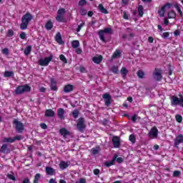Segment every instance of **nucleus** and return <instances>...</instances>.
<instances>
[{
  "instance_id": "338daca9",
  "label": "nucleus",
  "mask_w": 183,
  "mask_h": 183,
  "mask_svg": "<svg viewBox=\"0 0 183 183\" xmlns=\"http://www.w3.org/2000/svg\"><path fill=\"white\" fill-rule=\"evenodd\" d=\"M132 122H137V114H134L132 117Z\"/></svg>"
},
{
  "instance_id": "bf43d9fd",
  "label": "nucleus",
  "mask_w": 183,
  "mask_h": 183,
  "mask_svg": "<svg viewBox=\"0 0 183 183\" xmlns=\"http://www.w3.org/2000/svg\"><path fill=\"white\" fill-rule=\"evenodd\" d=\"M20 38L21 39H25L26 38V34H25V32H21L20 34Z\"/></svg>"
},
{
  "instance_id": "c9c22d12",
  "label": "nucleus",
  "mask_w": 183,
  "mask_h": 183,
  "mask_svg": "<svg viewBox=\"0 0 183 183\" xmlns=\"http://www.w3.org/2000/svg\"><path fill=\"white\" fill-rule=\"evenodd\" d=\"M99 151H101V147H99V146L96 147V148H93L92 149V152L93 155H97V154H98V152H99Z\"/></svg>"
},
{
  "instance_id": "b1692460",
  "label": "nucleus",
  "mask_w": 183,
  "mask_h": 183,
  "mask_svg": "<svg viewBox=\"0 0 183 183\" xmlns=\"http://www.w3.org/2000/svg\"><path fill=\"white\" fill-rule=\"evenodd\" d=\"M115 161H117V156H114L110 162H106L104 165L109 168V167H112L115 164Z\"/></svg>"
},
{
  "instance_id": "6ab92c4d",
  "label": "nucleus",
  "mask_w": 183,
  "mask_h": 183,
  "mask_svg": "<svg viewBox=\"0 0 183 183\" xmlns=\"http://www.w3.org/2000/svg\"><path fill=\"white\" fill-rule=\"evenodd\" d=\"M45 117L47 118H54V117H55V112L51 109H46L45 112Z\"/></svg>"
},
{
  "instance_id": "e2e57ef3",
  "label": "nucleus",
  "mask_w": 183,
  "mask_h": 183,
  "mask_svg": "<svg viewBox=\"0 0 183 183\" xmlns=\"http://www.w3.org/2000/svg\"><path fill=\"white\" fill-rule=\"evenodd\" d=\"M76 53L78 54V55H81V54H82V49H81V48H77L76 49Z\"/></svg>"
},
{
  "instance_id": "20e7f679",
  "label": "nucleus",
  "mask_w": 183,
  "mask_h": 183,
  "mask_svg": "<svg viewBox=\"0 0 183 183\" xmlns=\"http://www.w3.org/2000/svg\"><path fill=\"white\" fill-rule=\"evenodd\" d=\"M180 98H178L177 96L174 95L171 97V105L172 107H177V105H179L183 107V96L182 94L179 95Z\"/></svg>"
},
{
  "instance_id": "412c9836",
  "label": "nucleus",
  "mask_w": 183,
  "mask_h": 183,
  "mask_svg": "<svg viewBox=\"0 0 183 183\" xmlns=\"http://www.w3.org/2000/svg\"><path fill=\"white\" fill-rule=\"evenodd\" d=\"M55 40L59 44V45H63L64 41H62V36L60 32H58L55 36Z\"/></svg>"
},
{
  "instance_id": "4be33fe9",
  "label": "nucleus",
  "mask_w": 183,
  "mask_h": 183,
  "mask_svg": "<svg viewBox=\"0 0 183 183\" xmlns=\"http://www.w3.org/2000/svg\"><path fill=\"white\" fill-rule=\"evenodd\" d=\"M102 59H104V58L100 55L99 56H94L92 61L94 62V64L99 65V64L102 62Z\"/></svg>"
},
{
  "instance_id": "864d4df0",
  "label": "nucleus",
  "mask_w": 183,
  "mask_h": 183,
  "mask_svg": "<svg viewBox=\"0 0 183 183\" xmlns=\"http://www.w3.org/2000/svg\"><path fill=\"white\" fill-rule=\"evenodd\" d=\"M87 2H86V0H80L79 1V5L80 6H84V5H86Z\"/></svg>"
},
{
  "instance_id": "bb28decb",
  "label": "nucleus",
  "mask_w": 183,
  "mask_h": 183,
  "mask_svg": "<svg viewBox=\"0 0 183 183\" xmlns=\"http://www.w3.org/2000/svg\"><path fill=\"white\" fill-rule=\"evenodd\" d=\"M167 18L169 19H175L177 18V13L174 11H171L167 14Z\"/></svg>"
},
{
  "instance_id": "72a5a7b5",
  "label": "nucleus",
  "mask_w": 183,
  "mask_h": 183,
  "mask_svg": "<svg viewBox=\"0 0 183 183\" xmlns=\"http://www.w3.org/2000/svg\"><path fill=\"white\" fill-rule=\"evenodd\" d=\"M14 73L12 71H4V77L5 78H11V76H14Z\"/></svg>"
},
{
  "instance_id": "1a4fd4ad",
  "label": "nucleus",
  "mask_w": 183,
  "mask_h": 183,
  "mask_svg": "<svg viewBox=\"0 0 183 183\" xmlns=\"http://www.w3.org/2000/svg\"><path fill=\"white\" fill-rule=\"evenodd\" d=\"M21 139H22V135H17L14 137H4L2 142H9L10 144H12L16 141H21Z\"/></svg>"
},
{
  "instance_id": "cd10ccee",
  "label": "nucleus",
  "mask_w": 183,
  "mask_h": 183,
  "mask_svg": "<svg viewBox=\"0 0 183 183\" xmlns=\"http://www.w3.org/2000/svg\"><path fill=\"white\" fill-rule=\"evenodd\" d=\"M121 56V51L117 49L112 56V59H117Z\"/></svg>"
},
{
  "instance_id": "c85d7f7f",
  "label": "nucleus",
  "mask_w": 183,
  "mask_h": 183,
  "mask_svg": "<svg viewBox=\"0 0 183 183\" xmlns=\"http://www.w3.org/2000/svg\"><path fill=\"white\" fill-rule=\"evenodd\" d=\"M120 74L122 75L123 79H125V78H127V75H128V71L127 68L122 67L120 70Z\"/></svg>"
},
{
  "instance_id": "8fccbe9b",
  "label": "nucleus",
  "mask_w": 183,
  "mask_h": 183,
  "mask_svg": "<svg viewBox=\"0 0 183 183\" xmlns=\"http://www.w3.org/2000/svg\"><path fill=\"white\" fill-rule=\"evenodd\" d=\"M169 75H172V72H174V67L171 66V64L168 65Z\"/></svg>"
},
{
  "instance_id": "4c0bfd02",
  "label": "nucleus",
  "mask_w": 183,
  "mask_h": 183,
  "mask_svg": "<svg viewBox=\"0 0 183 183\" xmlns=\"http://www.w3.org/2000/svg\"><path fill=\"white\" fill-rule=\"evenodd\" d=\"M39 179H41V174L37 173L34 176V179L33 183H39Z\"/></svg>"
},
{
  "instance_id": "5701e85b",
  "label": "nucleus",
  "mask_w": 183,
  "mask_h": 183,
  "mask_svg": "<svg viewBox=\"0 0 183 183\" xmlns=\"http://www.w3.org/2000/svg\"><path fill=\"white\" fill-rule=\"evenodd\" d=\"M98 9L100 12H102V14H109L108 10H107V9L104 7V4H99Z\"/></svg>"
},
{
  "instance_id": "9b49d317",
  "label": "nucleus",
  "mask_w": 183,
  "mask_h": 183,
  "mask_svg": "<svg viewBox=\"0 0 183 183\" xmlns=\"http://www.w3.org/2000/svg\"><path fill=\"white\" fill-rule=\"evenodd\" d=\"M102 98L104 101L106 107H111V104H112L111 102V99H112L111 95L109 93H106L103 94Z\"/></svg>"
},
{
  "instance_id": "39448f33",
  "label": "nucleus",
  "mask_w": 183,
  "mask_h": 183,
  "mask_svg": "<svg viewBox=\"0 0 183 183\" xmlns=\"http://www.w3.org/2000/svg\"><path fill=\"white\" fill-rule=\"evenodd\" d=\"M13 124L15 125L16 130L19 134H22L24 132V129H25V124L21 122L18 121V119H14Z\"/></svg>"
},
{
  "instance_id": "0e129e2a",
  "label": "nucleus",
  "mask_w": 183,
  "mask_h": 183,
  "mask_svg": "<svg viewBox=\"0 0 183 183\" xmlns=\"http://www.w3.org/2000/svg\"><path fill=\"white\" fill-rule=\"evenodd\" d=\"M162 38H168V36H169V32H164L162 34Z\"/></svg>"
},
{
  "instance_id": "6e6552de",
  "label": "nucleus",
  "mask_w": 183,
  "mask_h": 183,
  "mask_svg": "<svg viewBox=\"0 0 183 183\" xmlns=\"http://www.w3.org/2000/svg\"><path fill=\"white\" fill-rule=\"evenodd\" d=\"M86 127V126L85 125V119H84L83 117H80L78 119V122L76 124L77 129L80 131V132H84V129H85Z\"/></svg>"
},
{
  "instance_id": "49530a36",
  "label": "nucleus",
  "mask_w": 183,
  "mask_h": 183,
  "mask_svg": "<svg viewBox=\"0 0 183 183\" xmlns=\"http://www.w3.org/2000/svg\"><path fill=\"white\" fill-rule=\"evenodd\" d=\"M129 139L132 144H134L135 141H137V138L134 134H131L129 137Z\"/></svg>"
},
{
  "instance_id": "69168bd1",
  "label": "nucleus",
  "mask_w": 183,
  "mask_h": 183,
  "mask_svg": "<svg viewBox=\"0 0 183 183\" xmlns=\"http://www.w3.org/2000/svg\"><path fill=\"white\" fill-rule=\"evenodd\" d=\"M123 18L124 19L128 20V14H127V11H123Z\"/></svg>"
},
{
  "instance_id": "c756f323",
  "label": "nucleus",
  "mask_w": 183,
  "mask_h": 183,
  "mask_svg": "<svg viewBox=\"0 0 183 183\" xmlns=\"http://www.w3.org/2000/svg\"><path fill=\"white\" fill-rule=\"evenodd\" d=\"M137 11L139 13V16L142 18L144 16V6L139 5L137 8Z\"/></svg>"
},
{
  "instance_id": "7c9ffc66",
  "label": "nucleus",
  "mask_w": 183,
  "mask_h": 183,
  "mask_svg": "<svg viewBox=\"0 0 183 183\" xmlns=\"http://www.w3.org/2000/svg\"><path fill=\"white\" fill-rule=\"evenodd\" d=\"M56 20L57 21V22H66V21L65 20V16H64V15L57 14V16H56Z\"/></svg>"
},
{
  "instance_id": "09e8293b",
  "label": "nucleus",
  "mask_w": 183,
  "mask_h": 183,
  "mask_svg": "<svg viewBox=\"0 0 183 183\" xmlns=\"http://www.w3.org/2000/svg\"><path fill=\"white\" fill-rule=\"evenodd\" d=\"M65 12H66V11L65 9H64V8L59 9L57 11L58 15H64V14H65Z\"/></svg>"
},
{
  "instance_id": "a19ab883",
  "label": "nucleus",
  "mask_w": 183,
  "mask_h": 183,
  "mask_svg": "<svg viewBox=\"0 0 183 183\" xmlns=\"http://www.w3.org/2000/svg\"><path fill=\"white\" fill-rule=\"evenodd\" d=\"M59 59L62 62H64V64H68V60L66 59V57H65V55L61 54L59 56Z\"/></svg>"
},
{
  "instance_id": "c03bdc74",
  "label": "nucleus",
  "mask_w": 183,
  "mask_h": 183,
  "mask_svg": "<svg viewBox=\"0 0 183 183\" xmlns=\"http://www.w3.org/2000/svg\"><path fill=\"white\" fill-rule=\"evenodd\" d=\"M6 36H8L9 38L14 36V31L12 29H9L7 31Z\"/></svg>"
},
{
  "instance_id": "4468645a",
  "label": "nucleus",
  "mask_w": 183,
  "mask_h": 183,
  "mask_svg": "<svg viewBox=\"0 0 183 183\" xmlns=\"http://www.w3.org/2000/svg\"><path fill=\"white\" fill-rule=\"evenodd\" d=\"M57 117H59V119H61V121L65 119V109H64V108H59L57 109Z\"/></svg>"
},
{
  "instance_id": "aec40b11",
  "label": "nucleus",
  "mask_w": 183,
  "mask_h": 183,
  "mask_svg": "<svg viewBox=\"0 0 183 183\" xmlns=\"http://www.w3.org/2000/svg\"><path fill=\"white\" fill-rule=\"evenodd\" d=\"M44 27L47 31H51V29L54 28V23H52V20H48Z\"/></svg>"
},
{
  "instance_id": "5fc2aeb1",
  "label": "nucleus",
  "mask_w": 183,
  "mask_h": 183,
  "mask_svg": "<svg viewBox=\"0 0 183 183\" xmlns=\"http://www.w3.org/2000/svg\"><path fill=\"white\" fill-rule=\"evenodd\" d=\"M2 54H4V55H8L9 54V49L8 48H4L1 50Z\"/></svg>"
},
{
  "instance_id": "a211bd4d",
  "label": "nucleus",
  "mask_w": 183,
  "mask_h": 183,
  "mask_svg": "<svg viewBox=\"0 0 183 183\" xmlns=\"http://www.w3.org/2000/svg\"><path fill=\"white\" fill-rule=\"evenodd\" d=\"M0 152L1 154H9L11 152V150L9 148H8V144H3L0 149Z\"/></svg>"
},
{
  "instance_id": "2f4dec72",
  "label": "nucleus",
  "mask_w": 183,
  "mask_h": 183,
  "mask_svg": "<svg viewBox=\"0 0 183 183\" xmlns=\"http://www.w3.org/2000/svg\"><path fill=\"white\" fill-rule=\"evenodd\" d=\"M67 167H69V164H68V162L64 161L61 162L59 164V167L61 169H66Z\"/></svg>"
},
{
  "instance_id": "393cba45",
  "label": "nucleus",
  "mask_w": 183,
  "mask_h": 183,
  "mask_svg": "<svg viewBox=\"0 0 183 183\" xmlns=\"http://www.w3.org/2000/svg\"><path fill=\"white\" fill-rule=\"evenodd\" d=\"M59 132L62 135V137H64V138H65L66 135H71V133L65 128L60 129Z\"/></svg>"
},
{
  "instance_id": "a18cd8bd",
  "label": "nucleus",
  "mask_w": 183,
  "mask_h": 183,
  "mask_svg": "<svg viewBox=\"0 0 183 183\" xmlns=\"http://www.w3.org/2000/svg\"><path fill=\"white\" fill-rule=\"evenodd\" d=\"M112 72H113V74H119V70L118 69V67L116 66H113L112 68Z\"/></svg>"
},
{
  "instance_id": "680f3d73",
  "label": "nucleus",
  "mask_w": 183,
  "mask_h": 183,
  "mask_svg": "<svg viewBox=\"0 0 183 183\" xmlns=\"http://www.w3.org/2000/svg\"><path fill=\"white\" fill-rule=\"evenodd\" d=\"M40 127L42 129H46V128H48V126L46 125V124L45 123H41L40 124Z\"/></svg>"
},
{
  "instance_id": "f8f14e48",
  "label": "nucleus",
  "mask_w": 183,
  "mask_h": 183,
  "mask_svg": "<svg viewBox=\"0 0 183 183\" xmlns=\"http://www.w3.org/2000/svg\"><path fill=\"white\" fill-rule=\"evenodd\" d=\"M112 142L114 148H119V147H121V139L119 137L114 136L112 139Z\"/></svg>"
},
{
  "instance_id": "ddd939ff",
  "label": "nucleus",
  "mask_w": 183,
  "mask_h": 183,
  "mask_svg": "<svg viewBox=\"0 0 183 183\" xmlns=\"http://www.w3.org/2000/svg\"><path fill=\"white\" fill-rule=\"evenodd\" d=\"M182 143H183V135L182 134L177 135L174 139V147H176V148H178V146Z\"/></svg>"
},
{
  "instance_id": "473e14b6",
  "label": "nucleus",
  "mask_w": 183,
  "mask_h": 183,
  "mask_svg": "<svg viewBox=\"0 0 183 183\" xmlns=\"http://www.w3.org/2000/svg\"><path fill=\"white\" fill-rule=\"evenodd\" d=\"M32 52V46L29 45L27 46L26 48L24 49V55H29Z\"/></svg>"
},
{
  "instance_id": "e433bc0d",
  "label": "nucleus",
  "mask_w": 183,
  "mask_h": 183,
  "mask_svg": "<svg viewBox=\"0 0 183 183\" xmlns=\"http://www.w3.org/2000/svg\"><path fill=\"white\" fill-rule=\"evenodd\" d=\"M138 78H140V79H144V76H145V73L142 70H139L137 72Z\"/></svg>"
},
{
  "instance_id": "37998d69",
  "label": "nucleus",
  "mask_w": 183,
  "mask_h": 183,
  "mask_svg": "<svg viewBox=\"0 0 183 183\" xmlns=\"http://www.w3.org/2000/svg\"><path fill=\"white\" fill-rule=\"evenodd\" d=\"M72 115L74 119H76V118H78V117L79 116V111L75 109L74 111L72 112Z\"/></svg>"
},
{
  "instance_id": "f03ea898",
  "label": "nucleus",
  "mask_w": 183,
  "mask_h": 183,
  "mask_svg": "<svg viewBox=\"0 0 183 183\" xmlns=\"http://www.w3.org/2000/svg\"><path fill=\"white\" fill-rule=\"evenodd\" d=\"M25 92H31V86L28 84L18 86L15 89L16 95H22Z\"/></svg>"
},
{
  "instance_id": "4d7b16f0",
  "label": "nucleus",
  "mask_w": 183,
  "mask_h": 183,
  "mask_svg": "<svg viewBox=\"0 0 183 183\" xmlns=\"http://www.w3.org/2000/svg\"><path fill=\"white\" fill-rule=\"evenodd\" d=\"M116 161L118 162V164H122L124 162V158L122 157H116Z\"/></svg>"
},
{
  "instance_id": "052dcab7",
  "label": "nucleus",
  "mask_w": 183,
  "mask_h": 183,
  "mask_svg": "<svg viewBox=\"0 0 183 183\" xmlns=\"http://www.w3.org/2000/svg\"><path fill=\"white\" fill-rule=\"evenodd\" d=\"M94 175H99L101 171L99 169H94L93 171Z\"/></svg>"
},
{
  "instance_id": "6e6d98bb",
  "label": "nucleus",
  "mask_w": 183,
  "mask_h": 183,
  "mask_svg": "<svg viewBox=\"0 0 183 183\" xmlns=\"http://www.w3.org/2000/svg\"><path fill=\"white\" fill-rule=\"evenodd\" d=\"M79 71L80 72L85 74V72H86V69L84 66H80Z\"/></svg>"
},
{
  "instance_id": "f3484780",
  "label": "nucleus",
  "mask_w": 183,
  "mask_h": 183,
  "mask_svg": "<svg viewBox=\"0 0 183 183\" xmlns=\"http://www.w3.org/2000/svg\"><path fill=\"white\" fill-rule=\"evenodd\" d=\"M63 91H64V92H65V94L72 92V91H74V85H72V84L65 85L63 88Z\"/></svg>"
},
{
  "instance_id": "dca6fc26",
  "label": "nucleus",
  "mask_w": 183,
  "mask_h": 183,
  "mask_svg": "<svg viewBox=\"0 0 183 183\" xmlns=\"http://www.w3.org/2000/svg\"><path fill=\"white\" fill-rule=\"evenodd\" d=\"M149 137H153V138H157L158 137V129L157 127H154L151 129Z\"/></svg>"
},
{
  "instance_id": "f257e3e1",
  "label": "nucleus",
  "mask_w": 183,
  "mask_h": 183,
  "mask_svg": "<svg viewBox=\"0 0 183 183\" xmlns=\"http://www.w3.org/2000/svg\"><path fill=\"white\" fill-rule=\"evenodd\" d=\"M34 19V16L31 13L26 12L22 17H21V23L20 24V29L22 31L28 29V25H29V22L31 20Z\"/></svg>"
},
{
  "instance_id": "13d9d810",
  "label": "nucleus",
  "mask_w": 183,
  "mask_h": 183,
  "mask_svg": "<svg viewBox=\"0 0 183 183\" xmlns=\"http://www.w3.org/2000/svg\"><path fill=\"white\" fill-rule=\"evenodd\" d=\"M102 124L104 126L109 125V120H108L107 119H104L102 121Z\"/></svg>"
},
{
  "instance_id": "423d86ee",
  "label": "nucleus",
  "mask_w": 183,
  "mask_h": 183,
  "mask_svg": "<svg viewBox=\"0 0 183 183\" xmlns=\"http://www.w3.org/2000/svg\"><path fill=\"white\" fill-rule=\"evenodd\" d=\"M54 59V56L51 54L48 57H45L44 59H41L39 60V65L41 66H48L49 65V62Z\"/></svg>"
},
{
  "instance_id": "2eb2a0df",
  "label": "nucleus",
  "mask_w": 183,
  "mask_h": 183,
  "mask_svg": "<svg viewBox=\"0 0 183 183\" xmlns=\"http://www.w3.org/2000/svg\"><path fill=\"white\" fill-rule=\"evenodd\" d=\"M50 89L51 91H58V86L57 85V82L55 81V79L54 78H51L50 79Z\"/></svg>"
},
{
  "instance_id": "ea45409f",
  "label": "nucleus",
  "mask_w": 183,
  "mask_h": 183,
  "mask_svg": "<svg viewBox=\"0 0 183 183\" xmlns=\"http://www.w3.org/2000/svg\"><path fill=\"white\" fill-rule=\"evenodd\" d=\"M85 25V22H81L80 24H79L76 29V32H81V29H82Z\"/></svg>"
},
{
  "instance_id": "3c124183",
  "label": "nucleus",
  "mask_w": 183,
  "mask_h": 183,
  "mask_svg": "<svg viewBox=\"0 0 183 183\" xmlns=\"http://www.w3.org/2000/svg\"><path fill=\"white\" fill-rule=\"evenodd\" d=\"M80 14L82 16H85V15H86V14H88V11H86V9L82 8L80 9Z\"/></svg>"
},
{
  "instance_id": "7ed1b4c3",
  "label": "nucleus",
  "mask_w": 183,
  "mask_h": 183,
  "mask_svg": "<svg viewBox=\"0 0 183 183\" xmlns=\"http://www.w3.org/2000/svg\"><path fill=\"white\" fill-rule=\"evenodd\" d=\"M105 34H109L110 35L112 34V29L111 27H107L104 29L99 30L98 35L102 42H107V40L105 39Z\"/></svg>"
},
{
  "instance_id": "79ce46f5",
  "label": "nucleus",
  "mask_w": 183,
  "mask_h": 183,
  "mask_svg": "<svg viewBox=\"0 0 183 183\" xmlns=\"http://www.w3.org/2000/svg\"><path fill=\"white\" fill-rule=\"evenodd\" d=\"M175 119L177 122H179V124H181V122H182V116H181L180 114H176Z\"/></svg>"
},
{
  "instance_id": "f704fd0d",
  "label": "nucleus",
  "mask_w": 183,
  "mask_h": 183,
  "mask_svg": "<svg viewBox=\"0 0 183 183\" xmlns=\"http://www.w3.org/2000/svg\"><path fill=\"white\" fill-rule=\"evenodd\" d=\"M71 46L74 49H76L79 46V41L78 40H74L71 41Z\"/></svg>"
},
{
  "instance_id": "de8ad7c7",
  "label": "nucleus",
  "mask_w": 183,
  "mask_h": 183,
  "mask_svg": "<svg viewBox=\"0 0 183 183\" xmlns=\"http://www.w3.org/2000/svg\"><path fill=\"white\" fill-rule=\"evenodd\" d=\"M6 177L11 181H16V177L14 174H7Z\"/></svg>"
},
{
  "instance_id": "774afa93",
  "label": "nucleus",
  "mask_w": 183,
  "mask_h": 183,
  "mask_svg": "<svg viewBox=\"0 0 183 183\" xmlns=\"http://www.w3.org/2000/svg\"><path fill=\"white\" fill-rule=\"evenodd\" d=\"M21 183H30L29 179L28 178L24 179Z\"/></svg>"
},
{
  "instance_id": "0eeeda50",
  "label": "nucleus",
  "mask_w": 183,
  "mask_h": 183,
  "mask_svg": "<svg viewBox=\"0 0 183 183\" xmlns=\"http://www.w3.org/2000/svg\"><path fill=\"white\" fill-rule=\"evenodd\" d=\"M153 78L157 82H159L161 79H162V70L161 69H154V71L153 72Z\"/></svg>"
},
{
  "instance_id": "603ef678",
  "label": "nucleus",
  "mask_w": 183,
  "mask_h": 183,
  "mask_svg": "<svg viewBox=\"0 0 183 183\" xmlns=\"http://www.w3.org/2000/svg\"><path fill=\"white\" fill-rule=\"evenodd\" d=\"M181 175V172L178 170H175L173 173V177H178Z\"/></svg>"
},
{
  "instance_id": "9d476101",
  "label": "nucleus",
  "mask_w": 183,
  "mask_h": 183,
  "mask_svg": "<svg viewBox=\"0 0 183 183\" xmlns=\"http://www.w3.org/2000/svg\"><path fill=\"white\" fill-rule=\"evenodd\" d=\"M172 6V4H171L170 3H167L165 4L164 5H163L162 6L161 9H159L158 10V14H159V16L162 18L163 16H165V9L166 8H168L169 9V8H171Z\"/></svg>"
},
{
  "instance_id": "58836bf2",
  "label": "nucleus",
  "mask_w": 183,
  "mask_h": 183,
  "mask_svg": "<svg viewBox=\"0 0 183 183\" xmlns=\"http://www.w3.org/2000/svg\"><path fill=\"white\" fill-rule=\"evenodd\" d=\"M175 9H177V12L179 14L180 16H182V11L181 10L180 5L178 4H176L174 6Z\"/></svg>"
},
{
  "instance_id": "a878e982",
  "label": "nucleus",
  "mask_w": 183,
  "mask_h": 183,
  "mask_svg": "<svg viewBox=\"0 0 183 183\" xmlns=\"http://www.w3.org/2000/svg\"><path fill=\"white\" fill-rule=\"evenodd\" d=\"M46 174L47 175H54L55 174V169L51 167H46Z\"/></svg>"
}]
</instances>
